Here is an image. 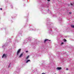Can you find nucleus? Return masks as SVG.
<instances>
[{"label": "nucleus", "mask_w": 74, "mask_h": 74, "mask_svg": "<svg viewBox=\"0 0 74 74\" xmlns=\"http://www.w3.org/2000/svg\"><path fill=\"white\" fill-rule=\"evenodd\" d=\"M21 49H20L18 50L17 51V55H18L19 53H20V52H21Z\"/></svg>", "instance_id": "obj_1"}, {"label": "nucleus", "mask_w": 74, "mask_h": 74, "mask_svg": "<svg viewBox=\"0 0 74 74\" xmlns=\"http://www.w3.org/2000/svg\"><path fill=\"white\" fill-rule=\"evenodd\" d=\"M2 58H7V55L4 54L2 56Z\"/></svg>", "instance_id": "obj_2"}, {"label": "nucleus", "mask_w": 74, "mask_h": 74, "mask_svg": "<svg viewBox=\"0 0 74 74\" xmlns=\"http://www.w3.org/2000/svg\"><path fill=\"white\" fill-rule=\"evenodd\" d=\"M23 53L21 54L19 56V58H21L22 56H23Z\"/></svg>", "instance_id": "obj_3"}, {"label": "nucleus", "mask_w": 74, "mask_h": 74, "mask_svg": "<svg viewBox=\"0 0 74 74\" xmlns=\"http://www.w3.org/2000/svg\"><path fill=\"white\" fill-rule=\"evenodd\" d=\"M57 69L58 70H61V69H62V68L61 67H58L57 68Z\"/></svg>", "instance_id": "obj_4"}, {"label": "nucleus", "mask_w": 74, "mask_h": 74, "mask_svg": "<svg viewBox=\"0 0 74 74\" xmlns=\"http://www.w3.org/2000/svg\"><path fill=\"white\" fill-rule=\"evenodd\" d=\"M29 62H30V60H28L26 62V63H27Z\"/></svg>", "instance_id": "obj_5"}, {"label": "nucleus", "mask_w": 74, "mask_h": 74, "mask_svg": "<svg viewBox=\"0 0 74 74\" xmlns=\"http://www.w3.org/2000/svg\"><path fill=\"white\" fill-rule=\"evenodd\" d=\"M71 27H72V28H74V25H71Z\"/></svg>", "instance_id": "obj_6"}, {"label": "nucleus", "mask_w": 74, "mask_h": 74, "mask_svg": "<svg viewBox=\"0 0 74 74\" xmlns=\"http://www.w3.org/2000/svg\"><path fill=\"white\" fill-rule=\"evenodd\" d=\"M48 40H49L48 39H46V40H45L44 42H45L46 41H48Z\"/></svg>", "instance_id": "obj_7"}, {"label": "nucleus", "mask_w": 74, "mask_h": 74, "mask_svg": "<svg viewBox=\"0 0 74 74\" xmlns=\"http://www.w3.org/2000/svg\"><path fill=\"white\" fill-rule=\"evenodd\" d=\"M29 58V56H27L26 58V59H27Z\"/></svg>", "instance_id": "obj_8"}, {"label": "nucleus", "mask_w": 74, "mask_h": 74, "mask_svg": "<svg viewBox=\"0 0 74 74\" xmlns=\"http://www.w3.org/2000/svg\"><path fill=\"white\" fill-rule=\"evenodd\" d=\"M64 41L65 42H66V39H64Z\"/></svg>", "instance_id": "obj_9"}, {"label": "nucleus", "mask_w": 74, "mask_h": 74, "mask_svg": "<svg viewBox=\"0 0 74 74\" xmlns=\"http://www.w3.org/2000/svg\"><path fill=\"white\" fill-rule=\"evenodd\" d=\"M69 14H71V12H69Z\"/></svg>", "instance_id": "obj_10"}, {"label": "nucleus", "mask_w": 74, "mask_h": 74, "mask_svg": "<svg viewBox=\"0 0 74 74\" xmlns=\"http://www.w3.org/2000/svg\"><path fill=\"white\" fill-rule=\"evenodd\" d=\"M73 3H71V5L73 6Z\"/></svg>", "instance_id": "obj_11"}, {"label": "nucleus", "mask_w": 74, "mask_h": 74, "mask_svg": "<svg viewBox=\"0 0 74 74\" xmlns=\"http://www.w3.org/2000/svg\"><path fill=\"white\" fill-rule=\"evenodd\" d=\"M64 44V43H63V42H62L61 43V44Z\"/></svg>", "instance_id": "obj_12"}, {"label": "nucleus", "mask_w": 74, "mask_h": 74, "mask_svg": "<svg viewBox=\"0 0 74 74\" xmlns=\"http://www.w3.org/2000/svg\"><path fill=\"white\" fill-rule=\"evenodd\" d=\"M41 74H45V73H42Z\"/></svg>", "instance_id": "obj_13"}, {"label": "nucleus", "mask_w": 74, "mask_h": 74, "mask_svg": "<svg viewBox=\"0 0 74 74\" xmlns=\"http://www.w3.org/2000/svg\"><path fill=\"white\" fill-rule=\"evenodd\" d=\"M0 9L1 10H3V9H2V8H1Z\"/></svg>", "instance_id": "obj_14"}, {"label": "nucleus", "mask_w": 74, "mask_h": 74, "mask_svg": "<svg viewBox=\"0 0 74 74\" xmlns=\"http://www.w3.org/2000/svg\"><path fill=\"white\" fill-rule=\"evenodd\" d=\"M69 70V69L68 68H66V70Z\"/></svg>", "instance_id": "obj_15"}, {"label": "nucleus", "mask_w": 74, "mask_h": 74, "mask_svg": "<svg viewBox=\"0 0 74 74\" xmlns=\"http://www.w3.org/2000/svg\"><path fill=\"white\" fill-rule=\"evenodd\" d=\"M48 1H50V0H47Z\"/></svg>", "instance_id": "obj_16"}, {"label": "nucleus", "mask_w": 74, "mask_h": 74, "mask_svg": "<svg viewBox=\"0 0 74 74\" xmlns=\"http://www.w3.org/2000/svg\"><path fill=\"white\" fill-rule=\"evenodd\" d=\"M26 52H27V53L28 52V51H26Z\"/></svg>", "instance_id": "obj_17"}]
</instances>
